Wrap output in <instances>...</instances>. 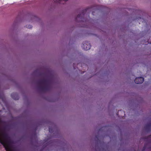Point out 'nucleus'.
<instances>
[{
  "label": "nucleus",
  "instance_id": "20e7f679",
  "mask_svg": "<svg viewBox=\"0 0 151 151\" xmlns=\"http://www.w3.org/2000/svg\"><path fill=\"white\" fill-rule=\"evenodd\" d=\"M68 0H56L55 1L56 3H61L63 2H66Z\"/></svg>",
  "mask_w": 151,
  "mask_h": 151
},
{
  "label": "nucleus",
  "instance_id": "7ed1b4c3",
  "mask_svg": "<svg viewBox=\"0 0 151 151\" xmlns=\"http://www.w3.org/2000/svg\"><path fill=\"white\" fill-rule=\"evenodd\" d=\"M91 47V46L89 44H85V45H84V46L83 47V48L85 50H89Z\"/></svg>",
  "mask_w": 151,
  "mask_h": 151
},
{
  "label": "nucleus",
  "instance_id": "f03ea898",
  "mask_svg": "<svg viewBox=\"0 0 151 151\" xmlns=\"http://www.w3.org/2000/svg\"><path fill=\"white\" fill-rule=\"evenodd\" d=\"M144 80V79L143 77H139L136 78L135 82L136 83L139 84L143 83Z\"/></svg>",
  "mask_w": 151,
  "mask_h": 151
},
{
  "label": "nucleus",
  "instance_id": "39448f33",
  "mask_svg": "<svg viewBox=\"0 0 151 151\" xmlns=\"http://www.w3.org/2000/svg\"><path fill=\"white\" fill-rule=\"evenodd\" d=\"M26 27L29 29H31L32 27V26L31 25H29L28 26H26Z\"/></svg>",
  "mask_w": 151,
  "mask_h": 151
},
{
  "label": "nucleus",
  "instance_id": "f257e3e1",
  "mask_svg": "<svg viewBox=\"0 0 151 151\" xmlns=\"http://www.w3.org/2000/svg\"><path fill=\"white\" fill-rule=\"evenodd\" d=\"M0 142L3 145L6 151H13L9 139L3 133L0 134Z\"/></svg>",
  "mask_w": 151,
  "mask_h": 151
}]
</instances>
